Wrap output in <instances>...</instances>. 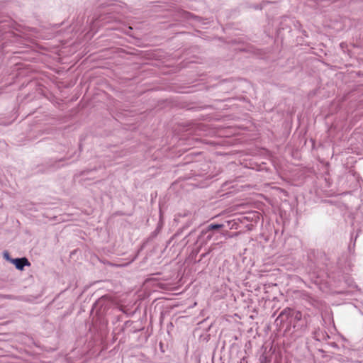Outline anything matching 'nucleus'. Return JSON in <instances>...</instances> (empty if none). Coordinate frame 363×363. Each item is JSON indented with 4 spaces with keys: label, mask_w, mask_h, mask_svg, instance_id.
I'll return each mask as SVG.
<instances>
[{
    "label": "nucleus",
    "mask_w": 363,
    "mask_h": 363,
    "mask_svg": "<svg viewBox=\"0 0 363 363\" xmlns=\"http://www.w3.org/2000/svg\"><path fill=\"white\" fill-rule=\"evenodd\" d=\"M296 318L297 319H300L301 318V313L299 312H298L296 315Z\"/></svg>",
    "instance_id": "obj_3"
},
{
    "label": "nucleus",
    "mask_w": 363,
    "mask_h": 363,
    "mask_svg": "<svg viewBox=\"0 0 363 363\" xmlns=\"http://www.w3.org/2000/svg\"><path fill=\"white\" fill-rule=\"evenodd\" d=\"M4 256H5L6 257H8V255H7L6 253H5V254H4Z\"/></svg>",
    "instance_id": "obj_4"
},
{
    "label": "nucleus",
    "mask_w": 363,
    "mask_h": 363,
    "mask_svg": "<svg viewBox=\"0 0 363 363\" xmlns=\"http://www.w3.org/2000/svg\"><path fill=\"white\" fill-rule=\"evenodd\" d=\"M11 262L15 264L16 269L23 270L25 266H30V263L26 257L16 258L11 259Z\"/></svg>",
    "instance_id": "obj_1"
},
{
    "label": "nucleus",
    "mask_w": 363,
    "mask_h": 363,
    "mask_svg": "<svg viewBox=\"0 0 363 363\" xmlns=\"http://www.w3.org/2000/svg\"><path fill=\"white\" fill-rule=\"evenodd\" d=\"M223 227V225L220 224H211L208 225V230H214V229H218Z\"/></svg>",
    "instance_id": "obj_2"
}]
</instances>
